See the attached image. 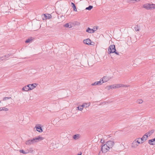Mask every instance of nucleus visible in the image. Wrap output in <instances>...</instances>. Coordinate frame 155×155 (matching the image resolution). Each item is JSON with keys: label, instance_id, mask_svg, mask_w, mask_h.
<instances>
[{"label": "nucleus", "instance_id": "nucleus-27", "mask_svg": "<svg viewBox=\"0 0 155 155\" xmlns=\"http://www.w3.org/2000/svg\"><path fill=\"white\" fill-rule=\"evenodd\" d=\"M114 87V85H110L109 86H108L107 87V88L108 90H110V89H112L113 88V87Z\"/></svg>", "mask_w": 155, "mask_h": 155}, {"label": "nucleus", "instance_id": "nucleus-38", "mask_svg": "<svg viewBox=\"0 0 155 155\" xmlns=\"http://www.w3.org/2000/svg\"><path fill=\"white\" fill-rule=\"evenodd\" d=\"M77 155H81V153L80 154H78Z\"/></svg>", "mask_w": 155, "mask_h": 155}, {"label": "nucleus", "instance_id": "nucleus-22", "mask_svg": "<svg viewBox=\"0 0 155 155\" xmlns=\"http://www.w3.org/2000/svg\"><path fill=\"white\" fill-rule=\"evenodd\" d=\"M120 87V84H114V87H113V88H118Z\"/></svg>", "mask_w": 155, "mask_h": 155}, {"label": "nucleus", "instance_id": "nucleus-9", "mask_svg": "<svg viewBox=\"0 0 155 155\" xmlns=\"http://www.w3.org/2000/svg\"><path fill=\"white\" fill-rule=\"evenodd\" d=\"M110 78L105 76H104L100 80H101L102 82H103L104 83L108 81Z\"/></svg>", "mask_w": 155, "mask_h": 155}, {"label": "nucleus", "instance_id": "nucleus-34", "mask_svg": "<svg viewBox=\"0 0 155 155\" xmlns=\"http://www.w3.org/2000/svg\"><path fill=\"white\" fill-rule=\"evenodd\" d=\"M114 53H115V54L117 55H119V52H116V51Z\"/></svg>", "mask_w": 155, "mask_h": 155}, {"label": "nucleus", "instance_id": "nucleus-37", "mask_svg": "<svg viewBox=\"0 0 155 155\" xmlns=\"http://www.w3.org/2000/svg\"><path fill=\"white\" fill-rule=\"evenodd\" d=\"M2 61V59H1V57H0V61Z\"/></svg>", "mask_w": 155, "mask_h": 155}, {"label": "nucleus", "instance_id": "nucleus-8", "mask_svg": "<svg viewBox=\"0 0 155 155\" xmlns=\"http://www.w3.org/2000/svg\"><path fill=\"white\" fill-rule=\"evenodd\" d=\"M147 134H146L143 135V136L141 138H139L137 139H138L139 140H141V142H140V143H142L145 141L147 140Z\"/></svg>", "mask_w": 155, "mask_h": 155}, {"label": "nucleus", "instance_id": "nucleus-17", "mask_svg": "<svg viewBox=\"0 0 155 155\" xmlns=\"http://www.w3.org/2000/svg\"><path fill=\"white\" fill-rule=\"evenodd\" d=\"M10 55L9 54H6L5 55H4L3 56H2L1 57V58L2 59V61L4 60H7V58H8Z\"/></svg>", "mask_w": 155, "mask_h": 155}, {"label": "nucleus", "instance_id": "nucleus-7", "mask_svg": "<svg viewBox=\"0 0 155 155\" xmlns=\"http://www.w3.org/2000/svg\"><path fill=\"white\" fill-rule=\"evenodd\" d=\"M83 43L85 44L88 45H94V42H92L91 40L89 38H87L84 39L83 40Z\"/></svg>", "mask_w": 155, "mask_h": 155}, {"label": "nucleus", "instance_id": "nucleus-28", "mask_svg": "<svg viewBox=\"0 0 155 155\" xmlns=\"http://www.w3.org/2000/svg\"><path fill=\"white\" fill-rule=\"evenodd\" d=\"M138 26L136 25L134 28V29L136 31H139V29L138 28Z\"/></svg>", "mask_w": 155, "mask_h": 155}, {"label": "nucleus", "instance_id": "nucleus-18", "mask_svg": "<svg viewBox=\"0 0 155 155\" xmlns=\"http://www.w3.org/2000/svg\"><path fill=\"white\" fill-rule=\"evenodd\" d=\"M64 26L66 28H71L72 27V26L71 24L70 23L66 24L64 25Z\"/></svg>", "mask_w": 155, "mask_h": 155}, {"label": "nucleus", "instance_id": "nucleus-20", "mask_svg": "<svg viewBox=\"0 0 155 155\" xmlns=\"http://www.w3.org/2000/svg\"><path fill=\"white\" fill-rule=\"evenodd\" d=\"M90 104H87L86 103H84L81 106V107H88L90 106Z\"/></svg>", "mask_w": 155, "mask_h": 155}, {"label": "nucleus", "instance_id": "nucleus-32", "mask_svg": "<svg viewBox=\"0 0 155 155\" xmlns=\"http://www.w3.org/2000/svg\"><path fill=\"white\" fill-rule=\"evenodd\" d=\"M51 15L48 14V16H46L45 15V18L46 19L48 18V19H50L51 18Z\"/></svg>", "mask_w": 155, "mask_h": 155}, {"label": "nucleus", "instance_id": "nucleus-5", "mask_svg": "<svg viewBox=\"0 0 155 155\" xmlns=\"http://www.w3.org/2000/svg\"><path fill=\"white\" fill-rule=\"evenodd\" d=\"M101 150L102 153H105L108 151L109 150V149L107 147V146L106 143L104 145L102 144L101 145Z\"/></svg>", "mask_w": 155, "mask_h": 155}, {"label": "nucleus", "instance_id": "nucleus-4", "mask_svg": "<svg viewBox=\"0 0 155 155\" xmlns=\"http://www.w3.org/2000/svg\"><path fill=\"white\" fill-rule=\"evenodd\" d=\"M138 139H136L134 141L131 143V147L132 148H137L138 145V144L140 143V141L137 140Z\"/></svg>", "mask_w": 155, "mask_h": 155}, {"label": "nucleus", "instance_id": "nucleus-25", "mask_svg": "<svg viewBox=\"0 0 155 155\" xmlns=\"http://www.w3.org/2000/svg\"><path fill=\"white\" fill-rule=\"evenodd\" d=\"M154 130H152L150 131H148V133L149 134V136H150V135H151L154 132Z\"/></svg>", "mask_w": 155, "mask_h": 155}, {"label": "nucleus", "instance_id": "nucleus-10", "mask_svg": "<svg viewBox=\"0 0 155 155\" xmlns=\"http://www.w3.org/2000/svg\"><path fill=\"white\" fill-rule=\"evenodd\" d=\"M97 29V27L96 28V30H94L93 29H91L90 28H88L86 30V32L90 33H93L96 31Z\"/></svg>", "mask_w": 155, "mask_h": 155}, {"label": "nucleus", "instance_id": "nucleus-16", "mask_svg": "<svg viewBox=\"0 0 155 155\" xmlns=\"http://www.w3.org/2000/svg\"><path fill=\"white\" fill-rule=\"evenodd\" d=\"M80 137V135L79 134H76L74 135L73 136V138L75 140H77L79 139Z\"/></svg>", "mask_w": 155, "mask_h": 155}, {"label": "nucleus", "instance_id": "nucleus-36", "mask_svg": "<svg viewBox=\"0 0 155 155\" xmlns=\"http://www.w3.org/2000/svg\"><path fill=\"white\" fill-rule=\"evenodd\" d=\"M95 27H96V26H94V27L93 28V29H94V30H96V28H95Z\"/></svg>", "mask_w": 155, "mask_h": 155}, {"label": "nucleus", "instance_id": "nucleus-31", "mask_svg": "<svg viewBox=\"0 0 155 155\" xmlns=\"http://www.w3.org/2000/svg\"><path fill=\"white\" fill-rule=\"evenodd\" d=\"M81 106H79L77 107V110H83V108L81 107Z\"/></svg>", "mask_w": 155, "mask_h": 155}, {"label": "nucleus", "instance_id": "nucleus-39", "mask_svg": "<svg viewBox=\"0 0 155 155\" xmlns=\"http://www.w3.org/2000/svg\"><path fill=\"white\" fill-rule=\"evenodd\" d=\"M137 140H138V141H140V142H141V141H140L141 140H138V139H137Z\"/></svg>", "mask_w": 155, "mask_h": 155}, {"label": "nucleus", "instance_id": "nucleus-3", "mask_svg": "<svg viewBox=\"0 0 155 155\" xmlns=\"http://www.w3.org/2000/svg\"><path fill=\"white\" fill-rule=\"evenodd\" d=\"M143 7L147 10L155 8V5L148 3L143 5Z\"/></svg>", "mask_w": 155, "mask_h": 155}, {"label": "nucleus", "instance_id": "nucleus-11", "mask_svg": "<svg viewBox=\"0 0 155 155\" xmlns=\"http://www.w3.org/2000/svg\"><path fill=\"white\" fill-rule=\"evenodd\" d=\"M28 85H29L28 87H29L30 90H31L35 88L37 86V84L34 83Z\"/></svg>", "mask_w": 155, "mask_h": 155}, {"label": "nucleus", "instance_id": "nucleus-1", "mask_svg": "<svg viewBox=\"0 0 155 155\" xmlns=\"http://www.w3.org/2000/svg\"><path fill=\"white\" fill-rule=\"evenodd\" d=\"M44 138L40 136H38L37 137L33 138L26 141L25 144L28 145H30L31 144H33L36 143L44 139Z\"/></svg>", "mask_w": 155, "mask_h": 155}, {"label": "nucleus", "instance_id": "nucleus-14", "mask_svg": "<svg viewBox=\"0 0 155 155\" xmlns=\"http://www.w3.org/2000/svg\"><path fill=\"white\" fill-rule=\"evenodd\" d=\"M35 127L36 128V130L38 131L39 132H41L43 131V130L40 125H38V126H36Z\"/></svg>", "mask_w": 155, "mask_h": 155}, {"label": "nucleus", "instance_id": "nucleus-26", "mask_svg": "<svg viewBox=\"0 0 155 155\" xmlns=\"http://www.w3.org/2000/svg\"><path fill=\"white\" fill-rule=\"evenodd\" d=\"M136 102H137V103L138 104H142L143 103V101L142 99H140L137 100V101Z\"/></svg>", "mask_w": 155, "mask_h": 155}, {"label": "nucleus", "instance_id": "nucleus-12", "mask_svg": "<svg viewBox=\"0 0 155 155\" xmlns=\"http://www.w3.org/2000/svg\"><path fill=\"white\" fill-rule=\"evenodd\" d=\"M103 83V82H102L101 80H100L98 81H96L94 83L91 84L92 86L96 85H101Z\"/></svg>", "mask_w": 155, "mask_h": 155}, {"label": "nucleus", "instance_id": "nucleus-40", "mask_svg": "<svg viewBox=\"0 0 155 155\" xmlns=\"http://www.w3.org/2000/svg\"><path fill=\"white\" fill-rule=\"evenodd\" d=\"M1 102V101H0V103Z\"/></svg>", "mask_w": 155, "mask_h": 155}, {"label": "nucleus", "instance_id": "nucleus-33", "mask_svg": "<svg viewBox=\"0 0 155 155\" xmlns=\"http://www.w3.org/2000/svg\"><path fill=\"white\" fill-rule=\"evenodd\" d=\"M120 87H128V86H127V85H125L123 84H120Z\"/></svg>", "mask_w": 155, "mask_h": 155}, {"label": "nucleus", "instance_id": "nucleus-15", "mask_svg": "<svg viewBox=\"0 0 155 155\" xmlns=\"http://www.w3.org/2000/svg\"><path fill=\"white\" fill-rule=\"evenodd\" d=\"M28 85L25 86L23 88H22V90L25 91H30V89H29V87H28Z\"/></svg>", "mask_w": 155, "mask_h": 155}, {"label": "nucleus", "instance_id": "nucleus-13", "mask_svg": "<svg viewBox=\"0 0 155 155\" xmlns=\"http://www.w3.org/2000/svg\"><path fill=\"white\" fill-rule=\"evenodd\" d=\"M148 143L151 145H155V138L149 140Z\"/></svg>", "mask_w": 155, "mask_h": 155}, {"label": "nucleus", "instance_id": "nucleus-21", "mask_svg": "<svg viewBox=\"0 0 155 155\" xmlns=\"http://www.w3.org/2000/svg\"><path fill=\"white\" fill-rule=\"evenodd\" d=\"M8 109L7 108H6L5 107H0V111L2 110L5 111H8Z\"/></svg>", "mask_w": 155, "mask_h": 155}, {"label": "nucleus", "instance_id": "nucleus-29", "mask_svg": "<svg viewBox=\"0 0 155 155\" xmlns=\"http://www.w3.org/2000/svg\"><path fill=\"white\" fill-rule=\"evenodd\" d=\"M11 97H4L3 98V101H6L7 100H8L9 99H11Z\"/></svg>", "mask_w": 155, "mask_h": 155}, {"label": "nucleus", "instance_id": "nucleus-23", "mask_svg": "<svg viewBox=\"0 0 155 155\" xmlns=\"http://www.w3.org/2000/svg\"><path fill=\"white\" fill-rule=\"evenodd\" d=\"M19 152L21 153H23V154H27V153H28V152L27 151L26 152V151H25L24 150H19Z\"/></svg>", "mask_w": 155, "mask_h": 155}, {"label": "nucleus", "instance_id": "nucleus-2", "mask_svg": "<svg viewBox=\"0 0 155 155\" xmlns=\"http://www.w3.org/2000/svg\"><path fill=\"white\" fill-rule=\"evenodd\" d=\"M116 51V49L115 45H111L108 48V54H110L111 53H114Z\"/></svg>", "mask_w": 155, "mask_h": 155}, {"label": "nucleus", "instance_id": "nucleus-30", "mask_svg": "<svg viewBox=\"0 0 155 155\" xmlns=\"http://www.w3.org/2000/svg\"><path fill=\"white\" fill-rule=\"evenodd\" d=\"M32 40V39H30V38H28L25 41V42L26 43H29V42H30V41H31Z\"/></svg>", "mask_w": 155, "mask_h": 155}, {"label": "nucleus", "instance_id": "nucleus-6", "mask_svg": "<svg viewBox=\"0 0 155 155\" xmlns=\"http://www.w3.org/2000/svg\"><path fill=\"white\" fill-rule=\"evenodd\" d=\"M106 143L109 149H111L114 144V142L111 141H108L106 142Z\"/></svg>", "mask_w": 155, "mask_h": 155}, {"label": "nucleus", "instance_id": "nucleus-35", "mask_svg": "<svg viewBox=\"0 0 155 155\" xmlns=\"http://www.w3.org/2000/svg\"><path fill=\"white\" fill-rule=\"evenodd\" d=\"M101 142L103 144L104 143V140H103L101 139Z\"/></svg>", "mask_w": 155, "mask_h": 155}, {"label": "nucleus", "instance_id": "nucleus-24", "mask_svg": "<svg viewBox=\"0 0 155 155\" xmlns=\"http://www.w3.org/2000/svg\"><path fill=\"white\" fill-rule=\"evenodd\" d=\"M93 8V6L89 5L88 7L86 8V9L90 10Z\"/></svg>", "mask_w": 155, "mask_h": 155}, {"label": "nucleus", "instance_id": "nucleus-19", "mask_svg": "<svg viewBox=\"0 0 155 155\" xmlns=\"http://www.w3.org/2000/svg\"><path fill=\"white\" fill-rule=\"evenodd\" d=\"M71 5H72V7L73 8V10L74 11L77 12V9L76 8V7L74 4V3L73 2H71Z\"/></svg>", "mask_w": 155, "mask_h": 155}]
</instances>
